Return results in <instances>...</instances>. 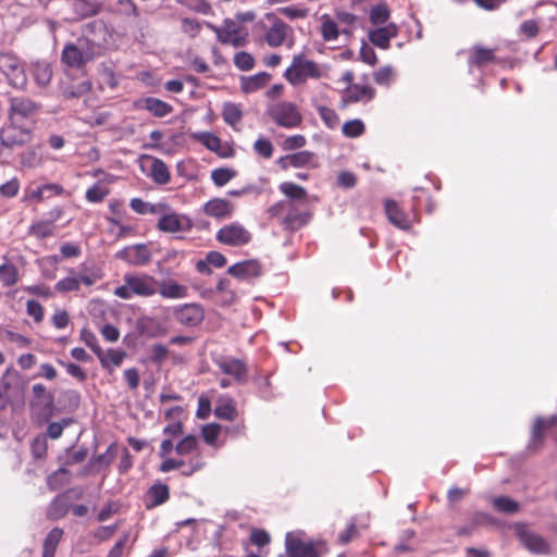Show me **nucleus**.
<instances>
[{"instance_id":"obj_1","label":"nucleus","mask_w":557,"mask_h":557,"mask_svg":"<svg viewBox=\"0 0 557 557\" xmlns=\"http://www.w3.org/2000/svg\"><path fill=\"white\" fill-rule=\"evenodd\" d=\"M123 284L114 288V296L129 300L137 297H152L158 294L159 281L147 273H126L123 277Z\"/></svg>"},{"instance_id":"obj_2","label":"nucleus","mask_w":557,"mask_h":557,"mask_svg":"<svg viewBox=\"0 0 557 557\" xmlns=\"http://www.w3.org/2000/svg\"><path fill=\"white\" fill-rule=\"evenodd\" d=\"M0 71L8 84L17 90L25 91L28 87L26 63L12 52H0Z\"/></svg>"},{"instance_id":"obj_3","label":"nucleus","mask_w":557,"mask_h":557,"mask_svg":"<svg viewBox=\"0 0 557 557\" xmlns=\"http://www.w3.org/2000/svg\"><path fill=\"white\" fill-rule=\"evenodd\" d=\"M95 58V44L86 37L78 38L75 42H69L61 53L62 62L74 69L84 66Z\"/></svg>"},{"instance_id":"obj_4","label":"nucleus","mask_w":557,"mask_h":557,"mask_svg":"<svg viewBox=\"0 0 557 557\" xmlns=\"http://www.w3.org/2000/svg\"><path fill=\"white\" fill-rule=\"evenodd\" d=\"M207 27L215 33L218 40L223 45L242 48L248 44V30L237 21L225 18L221 26L206 23Z\"/></svg>"},{"instance_id":"obj_5","label":"nucleus","mask_w":557,"mask_h":557,"mask_svg":"<svg viewBox=\"0 0 557 557\" xmlns=\"http://www.w3.org/2000/svg\"><path fill=\"white\" fill-rule=\"evenodd\" d=\"M284 76L292 85L296 86L304 84L309 78L322 77L323 72L312 60L307 59L304 54H296Z\"/></svg>"},{"instance_id":"obj_6","label":"nucleus","mask_w":557,"mask_h":557,"mask_svg":"<svg viewBox=\"0 0 557 557\" xmlns=\"http://www.w3.org/2000/svg\"><path fill=\"white\" fill-rule=\"evenodd\" d=\"M285 549L288 557H320L317 543L308 540L306 533L300 530L286 533Z\"/></svg>"},{"instance_id":"obj_7","label":"nucleus","mask_w":557,"mask_h":557,"mask_svg":"<svg viewBox=\"0 0 557 557\" xmlns=\"http://www.w3.org/2000/svg\"><path fill=\"white\" fill-rule=\"evenodd\" d=\"M269 116L278 125L285 128H294L302 121L298 108L288 101H280L269 106Z\"/></svg>"},{"instance_id":"obj_8","label":"nucleus","mask_w":557,"mask_h":557,"mask_svg":"<svg viewBox=\"0 0 557 557\" xmlns=\"http://www.w3.org/2000/svg\"><path fill=\"white\" fill-rule=\"evenodd\" d=\"M265 20L269 26L264 25L263 39L272 48H277L293 36V28L274 14H267Z\"/></svg>"},{"instance_id":"obj_9","label":"nucleus","mask_w":557,"mask_h":557,"mask_svg":"<svg viewBox=\"0 0 557 557\" xmlns=\"http://www.w3.org/2000/svg\"><path fill=\"white\" fill-rule=\"evenodd\" d=\"M250 233L239 223L223 226L216 234V239L228 246H242L249 243Z\"/></svg>"},{"instance_id":"obj_10","label":"nucleus","mask_w":557,"mask_h":557,"mask_svg":"<svg viewBox=\"0 0 557 557\" xmlns=\"http://www.w3.org/2000/svg\"><path fill=\"white\" fill-rule=\"evenodd\" d=\"M516 534L522 545L533 554H548L549 546L547 542L539 534L532 532L524 524H517L515 527Z\"/></svg>"},{"instance_id":"obj_11","label":"nucleus","mask_w":557,"mask_h":557,"mask_svg":"<svg viewBox=\"0 0 557 557\" xmlns=\"http://www.w3.org/2000/svg\"><path fill=\"white\" fill-rule=\"evenodd\" d=\"M116 258L134 267H143L150 262L151 251L145 244L131 245L116 253Z\"/></svg>"},{"instance_id":"obj_12","label":"nucleus","mask_w":557,"mask_h":557,"mask_svg":"<svg viewBox=\"0 0 557 557\" xmlns=\"http://www.w3.org/2000/svg\"><path fill=\"white\" fill-rule=\"evenodd\" d=\"M193 227L190 219L176 212L163 213L158 221V228L164 233L186 232Z\"/></svg>"},{"instance_id":"obj_13","label":"nucleus","mask_w":557,"mask_h":557,"mask_svg":"<svg viewBox=\"0 0 557 557\" xmlns=\"http://www.w3.org/2000/svg\"><path fill=\"white\" fill-rule=\"evenodd\" d=\"M218 367L224 374L234 377L237 383L244 384L247 382L248 370L243 360L224 357L218 361Z\"/></svg>"},{"instance_id":"obj_14","label":"nucleus","mask_w":557,"mask_h":557,"mask_svg":"<svg viewBox=\"0 0 557 557\" xmlns=\"http://www.w3.org/2000/svg\"><path fill=\"white\" fill-rule=\"evenodd\" d=\"M40 110V104L27 97H13L10 99V116L32 117Z\"/></svg>"},{"instance_id":"obj_15","label":"nucleus","mask_w":557,"mask_h":557,"mask_svg":"<svg viewBox=\"0 0 557 557\" xmlns=\"http://www.w3.org/2000/svg\"><path fill=\"white\" fill-rule=\"evenodd\" d=\"M176 320L187 326H195L203 319V310L195 304H187L175 309Z\"/></svg>"},{"instance_id":"obj_16","label":"nucleus","mask_w":557,"mask_h":557,"mask_svg":"<svg viewBox=\"0 0 557 557\" xmlns=\"http://www.w3.org/2000/svg\"><path fill=\"white\" fill-rule=\"evenodd\" d=\"M227 273L238 280L247 281L261 274V267L257 260H246L228 268Z\"/></svg>"},{"instance_id":"obj_17","label":"nucleus","mask_w":557,"mask_h":557,"mask_svg":"<svg viewBox=\"0 0 557 557\" xmlns=\"http://www.w3.org/2000/svg\"><path fill=\"white\" fill-rule=\"evenodd\" d=\"M99 278L96 274H81L79 276L70 275L60 280L55 284V289L61 293L75 292L79 289L81 283L91 286Z\"/></svg>"},{"instance_id":"obj_18","label":"nucleus","mask_w":557,"mask_h":557,"mask_svg":"<svg viewBox=\"0 0 557 557\" xmlns=\"http://www.w3.org/2000/svg\"><path fill=\"white\" fill-rule=\"evenodd\" d=\"M398 35V28L394 23L369 32V40L381 49H387L389 41Z\"/></svg>"},{"instance_id":"obj_19","label":"nucleus","mask_w":557,"mask_h":557,"mask_svg":"<svg viewBox=\"0 0 557 557\" xmlns=\"http://www.w3.org/2000/svg\"><path fill=\"white\" fill-rule=\"evenodd\" d=\"M203 211L207 215L215 219H226L233 214L234 206L223 198H213L205 203Z\"/></svg>"},{"instance_id":"obj_20","label":"nucleus","mask_w":557,"mask_h":557,"mask_svg":"<svg viewBox=\"0 0 557 557\" xmlns=\"http://www.w3.org/2000/svg\"><path fill=\"white\" fill-rule=\"evenodd\" d=\"M30 71L32 76L38 87L46 88L49 86L53 76V70L52 65L48 61L37 60L32 62Z\"/></svg>"},{"instance_id":"obj_21","label":"nucleus","mask_w":557,"mask_h":557,"mask_svg":"<svg viewBox=\"0 0 557 557\" xmlns=\"http://www.w3.org/2000/svg\"><path fill=\"white\" fill-rule=\"evenodd\" d=\"M282 168H287L288 165L294 168H315L318 166V162L313 152L308 150H302L280 160Z\"/></svg>"},{"instance_id":"obj_22","label":"nucleus","mask_w":557,"mask_h":557,"mask_svg":"<svg viewBox=\"0 0 557 557\" xmlns=\"http://www.w3.org/2000/svg\"><path fill=\"white\" fill-rule=\"evenodd\" d=\"M190 138L203 145L208 150L227 158L231 153L222 149L221 139L211 132H196L190 134Z\"/></svg>"},{"instance_id":"obj_23","label":"nucleus","mask_w":557,"mask_h":557,"mask_svg":"<svg viewBox=\"0 0 557 557\" xmlns=\"http://www.w3.org/2000/svg\"><path fill=\"white\" fill-rule=\"evenodd\" d=\"M158 293L166 299H183L188 296V287L174 280H164L159 282Z\"/></svg>"},{"instance_id":"obj_24","label":"nucleus","mask_w":557,"mask_h":557,"mask_svg":"<svg viewBox=\"0 0 557 557\" xmlns=\"http://www.w3.org/2000/svg\"><path fill=\"white\" fill-rule=\"evenodd\" d=\"M29 139V132L26 129H17L8 127L0 134V141L4 147L21 146Z\"/></svg>"},{"instance_id":"obj_25","label":"nucleus","mask_w":557,"mask_h":557,"mask_svg":"<svg viewBox=\"0 0 557 557\" xmlns=\"http://www.w3.org/2000/svg\"><path fill=\"white\" fill-rule=\"evenodd\" d=\"M385 212L388 221L400 230H408L411 226L410 220L406 216V214L399 209L397 203L393 200H387L385 202Z\"/></svg>"},{"instance_id":"obj_26","label":"nucleus","mask_w":557,"mask_h":557,"mask_svg":"<svg viewBox=\"0 0 557 557\" xmlns=\"http://www.w3.org/2000/svg\"><path fill=\"white\" fill-rule=\"evenodd\" d=\"M495 60V50L487 49L482 46L475 45L469 51V65L470 66H484L488 63L494 62Z\"/></svg>"},{"instance_id":"obj_27","label":"nucleus","mask_w":557,"mask_h":557,"mask_svg":"<svg viewBox=\"0 0 557 557\" xmlns=\"http://www.w3.org/2000/svg\"><path fill=\"white\" fill-rule=\"evenodd\" d=\"M102 368L113 371L115 368H119L124 358L126 357L125 351L116 350L113 348L108 349L107 351L100 350V354L97 355Z\"/></svg>"},{"instance_id":"obj_28","label":"nucleus","mask_w":557,"mask_h":557,"mask_svg":"<svg viewBox=\"0 0 557 557\" xmlns=\"http://www.w3.org/2000/svg\"><path fill=\"white\" fill-rule=\"evenodd\" d=\"M170 496V490L166 484H153L147 492V508H152L164 504Z\"/></svg>"},{"instance_id":"obj_29","label":"nucleus","mask_w":557,"mask_h":557,"mask_svg":"<svg viewBox=\"0 0 557 557\" xmlns=\"http://www.w3.org/2000/svg\"><path fill=\"white\" fill-rule=\"evenodd\" d=\"M557 425V416H552L548 419L536 418L532 434H531V446H535L541 443L544 438V432Z\"/></svg>"},{"instance_id":"obj_30","label":"nucleus","mask_w":557,"mask_h":557,"mask_svg":"<svg viewBox=\"0 0 557 557\" xmlns=\"http://www.w3.org/2000/svg\"><path fill=\"white\" fill-rule=\"evenodd\" d=\"M0 281L4 287H12L20 281L17 268L3 257V263L0 264Z\"/></svg>"},{"instance_id":"obj_31","label":"nucleus","mask_w":557,"mask_h":557,"mask_svg":"<svg viewBox=\"0 0 557 557\" xmlns=\"http://www.w3.org/2000/svg\"><path fill=\"white\" fill-rule=\"evenodd\" d=\"M151 166L149 175L152 181L159 185H164L170 182L171 175L166 164L157 158H151Z\"/></svg>"},{"instance_id":"obj_32","label":"nucleus","mask_w":557,"mask_h":557,"mask_svg":"<svg viewBox=\"0 0 557 557\" xmlns=\"http://www.w3.org/2000/svg\"><path fill=\"white\" fill-rule=\"evenodd\" d=\"M129 207L133 211L138 214H157L163 211L166 208L165 205H152L143 200L141 198H133L129 201Z\"/></svg>"},{"instance_id":"obj_33","label":"nucleus","mask_w":557,"mask_h":557,"mask_svg":"<svg viewBox=\"0 0 557 557\" xmlns=\"http://www.w3.org/2000/svg\"><path fill=\"white\" fill-rule=\"evenodd\" d=\"M347 97L354 102L371 100L374 97V89L370 86L354 84L347 88Z\"/></svg>"},{"instance_id":"obj_34","label":"nucleus","mask_w":557,"mask_h":557,"mask_svg":"<svg viewBox=\"0 0 557 557\" xmlns=\"http://www.w3.org/2000/svg\"><path fill=\"white\" fill-rule=\"evenodd\" d=\"M62 535L63 531L59 528H54L48 533L44 542L42 557H54L57 546L59 545Z\"/></svg>"},{"instance_id":"obj_35","label":"nucleus","mask_w":557,"mask_h":557,"mask_svg":"<svg viewBox=\"0 0 557 557\" xmlns=\"http://www.w3.org/2000/svg\"><path fill=\"white\" fill-rule=\"evenodd\" d=\"M270 79L268 73H259L242 82V89L246 94H251L264 87Z\"/></svg>"},{"instance_id":"obj_36","label":"nucleus","mask_w":557,"mask_h":557,"mask_svg":"<svg viewBox=\"0 0 557 557\" xmlns=\"http://www.w3.org/2000/svg\"><path fill=\"white\" fill-rule=\"evenodd\" d=\"M145 109L158 117H163L173 110L172 106L157 98H147L145 100Z\"/></svg>"},{"instance_id":"obj_37","label":"nucleus","mask_w":557,"mask_h":557,"mask_svg":"<svg viewBox=\"0 0 557 557\" xmlns=\"http://www.w3.org/2000/svg\"><path fill=\"white\" fill-rule=\"evenodd\" d=\"M214 414L224 420L232 421L237 416L235 404L232 399H221L214 409Z\"/></svg>"},{"instance_id":"obj_38","label":"nucleus","mask_w":557,"mask_h":557,"mask_svg":"<svg viewBox=\"0 0 557 557\" xmlns=\"http://www.w3.org/2000/svg\"><path fill=\"white\" fill-rule=\"evenodd\" d=\"M321 22H322V25H321L322 38L325 41L336 40L339 35V30H338V26H337L336 22L333 21L330 17V15H327V14H323L321 16Z\"/></svg>"},{"instance_id":"obj_39","label":"nucleus","mask_w":557,"mask_h":557,"mask_svg":"<svg viewBox=\"0 0 557 557\" xmlns=\"http://www.w3.org/2000/svg\"><path fill=\"white\" fill-rule=\"evenodd\" d=\"M222 116L226 124L235 127L240 122L243 112L238 104L227 102L223 106Z\"/></svg>"},{"instance_id":"obj_40","label":"nucleus","mask_w":557,"mask_h":557,"mask_svg":"<svg viewBox=\"0 0 557 557\" xmlns=\"http://www.w3.org/2000/svg\"><path fill=\"white\" fill-rule=\"evenodd\" d=\"M278 189L290 200H306L307 198V190L294 183H282Z\"/></svg>"},{"instance_id":"obj_41","label":"nucleus","mask_w":557,"mask_h":557,"mask_svg":"<svg viewBox=\"0 0 557 557\" xmlns=\"http://www.w3.org/2000/svg\"><path fill=\"white\" fill-rule=\"evenodd\" d=\"M67 512L66 500L62 496L55 497L47 509V517L50 520H58Z\"/></svg>"},{"instance_id":"obj_42","label":"nucleus","mask_w":557,"mask_h":557,"mask_svg":"<svg viewBox=\"0 0 557 557\" xmlns=\"http://www.w3.org/2000/svg\"><path fill=\"white\" fill-rule=\"evenodd\" d=\"M288 213L285 216L283 223L286 227L295 228L305 225L309 221V214L306 213H297L289 203Z\"/></svg>"},{"instance_id":"obj_43","label":"nucleus","mask_w":557,"mask_h":557,"mask_svg":"<svg viewBox=\"0 0 557 557\" xmlns=\"http://www.w3.org/2000/svg\"><path fill=\"white\" fill-rule=\"evenodd\" d=\"M198 446V440L194 435H187L182 438L175 446V451L180 456H187L193 454Z\"/></svg>"},{"instance_id":"obj_44","label":"nucleus","mask_w":557,"mask_h":557,"mask_svg":"<svg viewBox=\"0 0 557 557\" xmlns=\"http://www.w3.org/2000/svg\"><path fill=\"white\" fill-rule=\"evenodd\" d=\"M493 505L496 510L505 513H515L519 510V504L507 496L495 497Z\"/></svg>"},{"instance_id":"obj_45","label":"nucleus","mask_w":557,"mask_h":557,"mask_svg":"<svg viewBox=\"0 0 557 557\" xmlns=\"http://www.w3.org/2000/svg\"><path fill=\"white\" fill-rule=\"evenodd\" d=\"M235 176H236V171L227 169V168L214 169L211 172V180L219 187L226 185Z\"/></svg>"},{"instance_id":"obj_46","label":"nucleus","mask_w":557,"mask_h":557,"mask_svg":"<svg viewBox=\"0 0 557 557\" xmlns=\"http://www.w3.org/2000/svg\"><path fill=\"white\" fill-rule=\"evenodd\" d=\"M389 18V9L387 4L380 3L373 7L370 11V21L375 25H382Z\"/></svg>"},{"instance_id":"obj_47","label":"nucleus","mask_w":557,"mask_h":557,"mask_svg":"<svg viewBox=\"0 0 557 557\" xmlns=\"http://www.w3.org/2000/svg\"><path fill=\"white\" fill-rule=\"evenodd\" d=\"M180 4L191 11L208 15L212 12V8L207 0H176Z\"/></svg>"},{"instance_id":"obj_48","label":"nucleus","mask_w":557,"mask_h":557,"mask_svg":"<svg viewBox=\"0 0 557 557\" xmlns=\"http://www.w3.org/2000/svg\"><path fill=\"white\" fill-rule=\"evenodd\" d=\"M234 64L240 71H250L255 66V59L250 53L240 51L235 53Z\"/></svg>"},{"instance_id":"obj_49","label":"nucleus","mask_w":557,"mask_h":557,"mask_svg":"<svg viewBox=\"0 0 557 557\" xmlns=\"http://www.w3.org/2000/svg\"><path fill=\"white\" fill-rule=\"evenodd\" d=\"M342 131L346 137H350V138L358 137L363 134L364 124L361 120H358V119L351 120V121L346 122L343 125Z\"/></svg>"},{"instance_id":"obj_50","label":"nucleus","mask_w":557,"mask_h":557,"mask_svg":"<svg viewBox=\"0 0 557 557\" xmlns=\"http://www.w3.org/2000/svg\"><path fill=\"white\" fill-rule=\"evenodd\" d=\"M182 32L189 36L190 38H195L200 33L202 26L201 23L195 18L184 17L181 22Z\"/></svg>"},{"instance_id":"obj_51","label":"nucleus","mask_w":557,"mask_h":557,"mask_svg":"<svg viewBox=\"0 0 557 557\" xmlns=\"http://www.w3.org/2000/svg\"><path fill=\"white\" fill-rule=\"evenodd\" d=\"M108 194L109 190L104 186L100 184H95L92 187L87 189L85 197L89 202L97 203L101 202Z\"/></svg>"},{"instance_id":"obj_52","label":"nucleus","mask_w":557,"mask_h":557,"mask_svg":"<svg viewBox=\"0 0 557 557\" xmlns=\"http://www.w3.org/2000/svg\"><path fill=\"white\" fill-rule=\"evenodd\" d=\"M29 234L39 239H42L53 234V227L51 223L38 222L30 226Z\"/></svg>"},{"instance_id":"obj_53","label":"nucleus","mask_w":557,"mask_h":557,"mask_svg":"<svg viewBox=\"0 0 557 557\" xmlns=\"http://www.w3.org/2000/svg\"><path fill=\"white\" fill-rule=\"evenodd\" d=\"M253 149L265 159H270L274 151L272 143L267 138H258L253 144Z\"/></svg>"},{"instance_id":"obj_54","label":"nucleus","mask_w":557,"mask_h":557,"mask_svg":"<svg viewBox=\"0 0 557 557\" xmlns=\"http://www.w3.org/2000/svg\"><path fill=\"white\" fill-rule=\"evenodd\" d=\"M280 12L289 20L306 18L309 15V9L298 5L282 8Z\"/></svg>"},{"instance_id":"obj_55","label":"nucleus","mask_w":557,"mask_h":557,"mask_svg":"<svg viewBox=\"0 0 557 557\" xmlns=\"http://www.w3.org/2000/svg\"><path fill=\"white\" fill-rule=\"evenodd\" d=\"M20 181L14 177L0 186V195L5 198L15 197L20 190Z\"/></svg>"},{"instance_id":"obj_56","label":"nucleus","mask_w":557,"mask_h":557,"mask_svg":"<svg viewBox=\"0 0 557 557\" xmlns=\"http://www.w3.org/2000/svg\"><path fill=\"white\" fill-rule=\"evenodd\" d=\"M81 339L96 354H100L101 347L98 344L96 335L88 329L81 331Z\"/></svg>"},{"instance_id":"obj_57","label":"nucleus","mask_w":557,"mask_h":557,"mask_svg":"<svg viewBox=\"0 0 557 557\" xmlns=\"http://www.w3.org/2000/svg\"><path fill=\"white\" fill-rule=\"evenodd\" d=\"M26 311L29 317L34 319L35 322L39 323L44 319V308L37 300H27L26 302Z\"/></svg>"},{"instance_id":"obj_58","label":"nucleus","mask_w":557,"mask_h":557,"mask_svg":"<svg viewBox=\"0 0 557 557\" xmlns=\"http://www.w3.org/2000/svg\"><path fill=\"white\" fill-rule=\"evenodd\" d=\"M72 423V419H63L61 422H51L48 425L47 434L50 438L57 440L62 435L63 429Z\"/></svg>"},{"instance_id":"obj_59","label":"nucleus","mask_w":557,"mask_h":557,"mask_svg":"<svg viewBox=\"0 0 557 557\" xmlns=\"http://www.w3.org/2000/svg\"><path fill=\"white\" fill-rule=\"evenodd\" d=\"M205 467V462L200 457L191 458L188 462H185V466L181 468V473L185 476H190L197 471L201 470Z\"/></svg>"},{"instance_id":"obj_60","label":"nucleus","mask_w":557,"mask_h":557,"mask_svg":"<svg viewBox=\"0 0 557 557\" xmlns=\"http://www.w3.org/2000/svg\"><path fill=\"white\" fill-rule=\"evenodd\" d=\"M373 77L376 84L389 86L393 78V69L388 65L381 67L373 74Z\"/></svg>"},{"instance_id":"obj_61","label":"nucleus","mask_w":557,"mask_h":557,"mask_svg":"<svg viewBox=\"0 0 557 557\" xmlns=\"http://www.w3.org/2000/svg\"><path fill=\"white\" fill-rule=\"evenodd\" d=\"M63 480H67V471L65 469H59L48 476L47 484L51 490H58L62 485Z\"/></svg>"},{"instance_id":"obj_62","label":"nucleus","mask_w":557,"mask_h":557,"mask_svg":"<svg viewBox=\"0 0 557 557\" xmlns=\"http://www.w3.org/2000/svg\"><path fill=\"white\" fill-rule=\"evenodd\" d=\"M318 111L321 119L329 127H335L338 124V116L334 110L326 107H320Z\"/></svg>"},{"instance_id":"obj_63","label":"nucleus","mask_w":557,"mask_h":557,"mask_svg":"<svg viewBox=\"0 0 557 557\" xmlns=\"http://www.w3.org/2000/svg\"><path fill=\"white\" fill-rule=\"evenodd\" d=\"M184 466L185 461L183 459L165 457L160 465L159 470L165 473L176 469L181 470V468Z\"/></svg>"},{"instance_id":"obj_64","label":"nucleus","mask_w":557,"mask_h":557,"mask_svg":"<svg viewBox=\"0 0 557 557\" xmlns=\"http://www.w3.org/2000/svg\"><path fill=\"white\" fill-rule=\"evenodd\" d=\"M51 320L59 330L65 329L70 322L69 313L63 309H55Z\"/></svg>"}]
</instances>
